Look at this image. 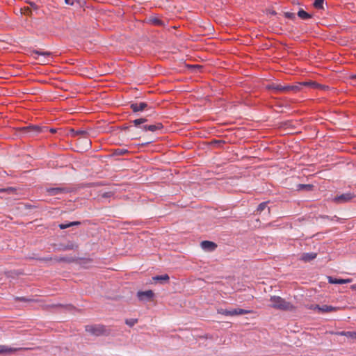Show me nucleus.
<instances>
[{
    "label": "nucleus",
    "instance_id": "39448f33",
    "mask_svg": "<svg viewBox=\"0 0 356 356\" xmlns=\"http://www.w3.org/2000/svg\"><path fill=\"white\" fill-rule=\"evenodd\" d=\"M218 313L224 316H236L250 314L252 313V311L240 308L233 309L231 310L226 309H218Z\"/></svg>",
    "mask_w": 356,
    "mask_h": 356
},
{
    "label": "nucleus",
    "instance_id": "7c9ffc66",
    "mask_svg": "<svg viewBox=\"0 0 356 356\" xmlns=\"http://www.w3.org/2000/svg\"><path fill=\"white\" fill-rule=\"evenodd\" d=\"M225 143L224 140H213L211 141V144L218 147H221Z\"/></svg>",
    "mask_w": 356,
    "mask_h": 356
},
{
    "label": "nucleus",
    "instance_id": "bb28decb",
    "mask_svg": "<svg viewBox=\"0 0 356 356\" xmlns=\"http://www.w3.org/2000/svg\"><path fill=\"white\" fill-rule=\"evenodd\" d=\"M324 0H315L313 6L316 9L323 10V9Z\"/></svg>",
    "mask_w": 356,
    "mask_h": 356
},
{
    "label": "nucleus",
    "instance_id": "f8f14e48",
    "mask_svg": "<svg viewBox=\"0 0 356 356\" xmlns=\"http://www.w3.org/2000/svg\"><path fill=\"white\" fill-rule=\"evenodd\" d=\"M78 248V245H75L72 241H68L67 244L60 243L58 245V250L59 251H66L71 250L74 249Z\"/></svg>",
    "mask_w": 356,
    "mask_h": 356
},
{
    "label": "nucleus",
    "instance_id": "6e6552de",
    "mask_svg": "<svg viewBox=\"0 0 356 356\" xmlns=\"http://www.w3.org/2000/svg\"><path fill=\"white\" fill-rule=\"evenodd\" d=\"M19 131L22 134H35L40 133L42 131V128L37 125H29L21 127Z\"/></svg>",
    "mask_w": 356,
    "mask_h": 356
},
{
    "label": "nucleus",
    "instance_id": "473e14b6",
    "mask_svg": "<svg viewBox=\"0 0 356 356\" xmlns=\"http://www.w3.org/2000/svg\"><path fill=\"white\" fill-rule=\"evenodd\" d=\"M114 195V193L112 192V191H108V192H104L103 193L102 195H101V197L102 198H109L112 196H113Z\"/></svg>",
    "mask_w": 356,
    "mask_h": 356
},
{
    "label": "nucleus",
    "instance_id": "f704fd0d",
    "mask_svg": "<svg viewBox=\"0 0 356 356\" xmlns=\"http://www.w3.org/2000/svg\"><path fill=\"white\" fill-rule=\"evenodd\" d=\"M15 300L21 301V302H31V301H33L32 299H29L25 297H16Z\"/></svg>",
    "mask_w": 356,
    "mask_h": 356
},
{
    "label": "nucleus",
    "instance_id": "dca6fc26",
    "mask_svg": "<svg viewBox=\"0 0 356 356\" xmlns=\"http://www.w3.org/2000/svg\"><path fill=\"white\" fill-rule=\"evenodd\" d=\"M317 257V253L315 252H305L302 253L300 256V259L305 262H309Z\"/></svg>",
    "mask_w": 356,
    "mask_h": 356
},
{
    "label": "nucleus",
    "instance_id": "ddd939ff",
    "mask_svg": "<svg viewBox=\"0 0 356 356\" xmlns=\"http://www.w3.org/2000/svg\"><path fill=\"white\" fill-rule=\"evenodd\" d=\"M299 84H301V87L302 86H310L312 88L320 89V90H323L328 88V86H327L322 85V84H320V83H318L314 82V81L300 83Z\"/></svg>",
    "mask_w": 356,
    "mask_h": 356
},
{
    "label": "nucleus",
    "instance_id": "cd10ccee",
    "mask_svg": "<svg viewBox=\"0 0 356 356\" xmlns=\"http://www.w3.org/2000/svg\"><path fill=\"white\" fill-rule=\"evenodd\" d=\"M129 151L126 149L118 148L114 149L113 154L117 156H122L128 154Z\"/></svg>",
    "mask_w": 356,
    "mask_h": 356
},
{
    "label": "nucleus",
    "instance_id": "a18cd8bd",
    "mask_svg": "<svg viewBox=\"0 0 356 356\" xmlns=\"http://www.w3.org/2000/svg\"><path fill=\"white\" fill-rule=\"evenodd\" d=\"M193 67H197V68H200L201 67L200 65H194Z\"/></svg>",
    "mask_w": 356,
    "mask_h": 356
},
{
    "label": "nucleus",
    "instance_id": "c03bdc74",
    "mask_svg": "<svg viewBox=\"0 0 356 356\" xmlns=\"http://www.w3.org/2000/svg\"><path fill=\"white\" fill-rule=\"evenodd\" d=\"M50 131H51V133H55V132H56V129H51L50 130Z\"/></svg>",
    "mask_w": 356,
    "mask_h": 356
},
{
    "label": "nucleus",
    "instance_id": "f257e3e1",
    "mask_svg": "<svg viewBox=\"0 0 356 356\" xmlns=\"http://www.w3.org/2000/svg\"><path fill=\"white\" fill-rule=\"evenodd\" d=\"M266 88L268 90H272L274 93H286L291 91L296 92L301 89V84L297 85H287V86H282L281 84H278L276 83H271L266 86Z\"/></svg>",
    "mask_w": 356,
    "mask_h": 356
},
{
    "label": "nucleus",
    "instance_id": "aec40b11",
    "mask_svg": "<svg viewBox=\"0 0 356 356\" xmlns=\"http://www.w3.org/2000/svg\"><path fill=\"white\" fill-rule=\"evenodd\" d=\"M314 188V186L312 184H299L296 186L297 191H312Z\"/></svg>",
    "mask_w": 356,
    "mask_h": 356
},
{
    "label": "nucleus",
    "instance_id": "49530a36",
    "mask_svg": "<svg viewBox=\"0 0 356 356\" xmlns=\"http://www.w3.org/2000/svg\"><path fill=\"white\" fill-rule=\"evenodd\" d=\"M268 213H270V208L268 207Z\"/></svg>",
    "mask_w": 356,
    "mask_h": 356
},
{
    "label": "nucleus",
    "instance_id": "72a5a7b5",
    "mask_svg": "<svg viewBox=\"0 0 356 356\" xmlns=\"http://www.w3.org/2000/svg\"><path fill=\"white\" fill-rule=\"evenodd\" d=\"M285 17L290 19H294L296 18V15L293 13L286 12L284 13Z\"/></svg>",
    "mask_w": 356,
    "mask_h": 356
},
{
    "label": "nucleus",
    "instance_id": "a878e982",
    "mask_svg": "<svg viewBox=\"0 0 356 356\" xmlns=\"http://www.w3.org/2000/svg\"><path fill=\"white\" fill-rule=\"evenodd\" d=\"M149 21L152 24L155 26H163L164 25L163 22L157 17H152L149 19Z\"/></svg>",
    "mask_w": 356,
    "mask_h": 356
},
{
    "label": "nucleus",
    "instance_id": "423d86ee",
    "mask_svg": "<svg viewBox=\"0 0 356 356\" xmlns=\"http://www.w3.org/2000/svg\"><path fill=\"white\" fill-rule=\"evenodd\" d=\"M355 197L356 195L354 193H347L335 196L333 200L335 203L342 204L349 202Z\"/></svg>",
    "mask_w": 356,
    "mask_h": 356
},
{
    "label": "nucleus",
    "instance_id": "de8ad7c7",
    "mask_svg": "<svg viewBox=\"0 0 356 356\" xmlns=\"http://www.w3.org/2000/svg\"><path fill=\"white\" fill-rule=\"evenodd\" d=\"M353 78H356V75H355V76H354Z\"/></svg>",
    "mask_w": 356,
    "mask_h": 356
},
{
    "label": "nucleus",
    "instance_id": "c756f323",
    "mask_svg": "<svg viewBox=\"0 0 356 356\" xmlns=\"http://www.w3.org/2000/svg\"><path fill=\"white\" fill-rule=\"evenodd\" d=\"M53 307H63V308H65L67 310H72L73 309H74V307L72 305H61V304H58V305H52Z\"/></svg>",
    "mask_w": 356,
    "mask_h": 356
},
{
    "label": "nucleus",
    "instance_id": "a19ab883",
    "mask_svg": "<svg viewBox=\"0 0 356 356\" xmlns=\"http://www.w3.org/2000/svg\"><path fill=\"white\" fill-rule=\"evenodd\" d=\"M6 188H1L0 193H6Z\"/></svg>",
    "mask_w": 356,
    "mask_h": 356
},
{
    "label": "nucleus",
    "instance_id": "2f4dec72",
    "mask_svg": "<svg viewBox=\"0 0 356 356\" xmlns=\"http://www.w3.org/2000/svg\"><path fill=\"white\" fill-rule=\"evenodd\" d=\"M137 323H138V319H136V318H129V319H126V321H125V323L130 327H133Z\"/></svg>",
    "mask_w": 356,
    "mask_h": 356
},
{
    "label": "nucleus",
    "instance_id": "4be33fe9",
    "mask_svg": "<svg viewBox=\"0 0 356 356\" xmlns=\"http://www.w3.org/2000/svg\"><path fill=\"white\" fill-rule=\"evenodd\" d=\"M54 260L56 262H65V263H71L74 261V259L69 257H54Z\"/></svg>",
    "mask_w": 356,
    "mask_h": 356
},
{
    "label": "nucleus",
    "instance_id": "0eeeda50",
    "mask_svg": "<svg viewBox=\"0 0 356 356\" xmlns=\"http://www.w3.org/2000/svg\"><path fill=\"white\" fill-rule=\"evenodd\" d=\"M47 192L49 195L54 196L60 194L70 193L71 190L67 187H56L47 188Z\"/></svg>",
    "mask_w": 356,
    "mask_h": 356
},
{
    "label": "nucleus",
    "instance_id": "20e7f679",
    "mask_svg": "<svg viewBox=\"0 0 356 356\" xmlns=\"http://www.w3.org/2000/svg\"><path fill=\"white\" fill-rule=\"evenodd\" d=\"M85 330L86 332L97 337L102 335H108L109 334L106 327L103 325H86Z\"/></svg>",
    "mask_w": 356,
    "mask_h": 356
},
{
    "label": "nucleus",
    "instance_id": "393cba45",
    "mask_svg": "<svg viewBox=\"0 0 356 356\" xmlns=\"http://www.w3.org/2000/svg\"><path fill=\"white\" fill-rule=\"evenodd\" d=\"M31 55H38V56H44L45 57H50L51 53L49 51H42L39 50H33L31 52Z\"/></svg>",
    "mask_w": 356,
    "mask_h": 356
},
{
    "label": "nucleus",
    "instance_id": "ea45409f",
    "mask_svg": "<svg viewBox=\"0 0 356 356\" xmlns=\"http://www.w3.org/2000/svg\"><path fill=\"white\" fill-rule=\"evenodd\" d=\"M131 127V126H129V127H123L122 128V130H124V131H127V130H129Z\"/></svg>",
    "mask_w": 356,
    "mask_h": 356
},
{
    "label": "nucleus",
    "instance_id": "412c9836",
    "mask_svg": "<svg viewBox=\"0 0 356 356\" xmlns=\"http://www.w3.org/2000/svg\"><path fill=\"white\" fill-rule=\"evenodd\" d=\"M81 222L80 221H73L70 222L69 223H61L58 225V227L60 229H65L68 227L75 226V225H80Z\"/></svg>",
    "mask_w": 356,
    "mask_h": 356
},
{
    "label": "nucleus",
    "instance_id": "9d476101",
    "mask_svg": "<svg viewBox=\"0 0 356 356\" xmlns=\"http://www.w3.org/2000/svg\"><path fill=\"white\" fill-rule=\"evenodd\" d=\"M148 108V104L145 102H135L130 104V108L134 113L143 111Z\"/></svg>",
    "mask_w": 356,
    "mask_h": 356
},
{
    "label": "nucleus",
    "instance_id": "2eb2a0df",
    "mask_svg": "<svg viewBox=\"0 0 356 356\" xmlns=\"http://www.w3.org/2000/svg\"><path fill=\"white\" fill-rule=\"evenodd\" d=\"M201 247L205 250L213 251L217 248V245L212 241H203L201 243Z\"/></svg>",
    "mask_w": 356,
    "mask_h": 356
},
{
    "label": "nucleus",
    "instance_id": "79ce46f5",
    "mask_svg": "<svg viewBox=\"0 0 356 356\" xmlns=\"http://www.w3.org/2000/svg\"><path fill=\"white\" fill-rule=\"evenodd\" d=\"M353 290L356 291V284H353L350 287Z\"/></svg>",
    "mask_w": 356,
    "mask_h": 356
},
{
    "label": "nucleus",
    "instance_id": "c9c22d12",
    "mask_svg": "<svg viewBox=\"0 0 356 356\" xmlns=\"http://www.w3.org/2000/svg\"><path fill=\"white\" fill-rule=\"evenodd\" d=\"M6 190L8 194H13L16 191V188L13 187H8Z\"/></svg>",
    "mask_w": 356,
    "mask_h": 356
},
{
    "label": "nucleus",
    "instance_id": "1a4fd4ad",
    "mask_svg": "<svg viewBox=\"0 0 356 356\" xmlns=\"http://www.w3.org/2000/svg\"><path fill=\"white\" fill-rule=\"evenodd\" d=\"M137 296L140 300H151L154 296V293L152 290H147L145 291H138Z\"/></svg>",
    "mask_w": 356,
    "mask_h": 356
},
{
    "label": "nucleus",
    "instance_id": "6ab92c4d",
    "mask_svg": "<svg viewBox=\"0 0 356 356\" xmlns=\"http://www.w3.org/2000/svg\"><path fill=\"white\" fill-rule=\"evenodd\" d=\"M153 280L155 281H158L160 283H165L168 282L170 280V277L167 274L161 275H156L155 277H153Z\"/></svg>",
    "mask_w": 356,
    "mask_h": 356
},
{
    "label": "nucleus",
    "instance_id": "f03ea898",
    "mask_svg": "<svg viewBox=\"0 0 356 356\" xmlns=\"http://www.w3.org/2000/svg\"><path fill=\"white\" fill-rule=\"evenodd\" d=\"M270 301L271 304L269 306L276 309L292 311L295 309L294 306L291 302L286 301L280 296H273L270 297Z\"/></svg>",
    "mask_w": 356,
    "mask_h": 356
},
{
    "label": "nucleus",
    "instance_id": "9b49d317",
    "mask_svg": "<svg viewBox=\"0 0 356 356\" xmlns=\"http://www.w3.org/2000/svg\"><path fill=\"white\" fill-rule=\"evenodd\" d=\"M22 349V348H11L5 345H0V355H6L8 354H12Z\"/></svg>",
    "mask_w": 356,
    "mask_h": 356
},
{
    "label": "nucleus",
    "instance_id": "4468645a",
    "mask_svg": "<svg viewBox=\"0 0 356 356\" xmlns=\"http://www.w3.org/2000/svg\"><path fill=\"white\" fill-rule=\"evenodd\" d=\"M315 308L318 309V312L321 313L332 312H336L339 309V308L337 307L326 305H323L322 307H320L319 305H316Z\"/></svg>",
    "mask_w": 356,
    "mask_h": 356
},
{
    "label": "nucleus",
    "instance_id": "f3484780",
    "mask_svg": "<svg viewBox=\"0 0 356 356\" xmlns=\"http://www.w3.org/2000/svg\"><path fill=\"white\" fill-rule=\"evenodd\" d=\"M73 136H81V138L86 140V142H88V144L90 145V141L88 140V133L86 130H77L74 131V129L72 130Z\"/></svg>",
    "mask_w": 356,
    "mask_h": 356
},
{
    "label": "nucleus",
    "instance_id": "5701e85b",
    "mask_svg": "<svg viewBox=\"0 0 356 356\" xmlns=\"http://www.w3.org/2000/svg\"><path fill=\"white\" fill-rule=\"evenodd\" d=\"M297 15L300 18L305 20L312 18V15L309 14L303 9H300Z\"/></svg>",
    "mask_w": 356,
    "mask_h": 356
},
{
    "label": "nucleus",
    "instance_id": "b1692460",
    "mask_svg": "<svg viewBox=\"0 0 356 356\" xmlns=\"http://www.w3.org/2000/svg\"><path fill=\"white\" fill-rule=\"evenodd\" d=\"M339 335L346 336L348 338L356 339V332L342 331L338 333Z\"/></svg>",
    "mask_w": 356,
    "mask_h": 356
},
{
    "label": "nucleus",
    "instance_id": "c85d7f7f",
    "mask_svg": "<svg viewBox=\"0 0 356 356\" xmlns=\"http://www.w3.org/2000/svg\"><path fill=\"white\" fill-rule=\"evenodd\" d=\"M267 204H268L267 202H261V204H259L257 207V209L256 211L257 214L260 213L261 212L264 211L268 207Z\"/></svg>",
    "mask_w": 356,
    "mask_h": 356
},
{
    "label": "nucleus",
    "instance_id": "7ed1b4c3",
    "mask_svg": "<svg viewBox=\"0 0 356 356\" xmlns=\"http://www.w3.org/2000/svg\"><path fill=\"white\" fill-rule=\"evenodd\" d=\"M147 121V119L145 118H140L138 119H136L131 122L135 126V127H140L143 131H152L154 132L159 130H161L163 128V125L161 122H157L154 124H143L145 122Z\"/></svg>",
    "mask_w": 356,
    "mask_h": 356
},
{
    "label": "nucleus",
    "instance_id": "37998d69",
    "mask_svg": "<svg viewBox=\"0 0 356 356\" xmlns=\"http://www.w3.org/2000/svg\"><path fill=\"white\" fill-rule=\"evenodd\" d=\"M26 10H27V15H31V10L29 8H27V9H26Z\"/></svg>",
    "mask_w": 356,
    "mask_h": 356
},
{
    "label": "nucleus",
    "instance_id": "a211bd4d",
    "mask_svg": "<svg viewBox=\"0 0 356 356\" xmlns=\"http://www.w3.org/2000/svg\"><path fill=\"white\" fill-rule=\"evenodd\" d=\"M328 281L331 284H343L350 283L351 282V279H337V278H334L332 277H328Z\"/></svg>",
    "mask_w": 356,
    "mask_h": 356
},
{
    "label": "nucleus",
    "instance_id": "58836bf2",
    "mask_svg": "<svg viewBox=\"0 0 356 356\" xmlns=\"http://www.w3.org/2000/svg\"><path fill=\"white\" fill-rule=\"evenodd\" d=\"M65 2L67 5L72 6V5H74V0H65Z\"/></svg>",
    "mask_w": 356,
    "mask_h": 356
},
{
    "label": "nucleus",
    "instance_id": "e433bc0d",
    "mask_svg": "<svg viewBox=\"0 0 356 356\" xmlns=\"http://www.w3.org/2000/svg\"><path fill=\"white\" fill-rule=\"evenodd\" d=\"M30 4V6L32 9H33L34 10H37L39 9V6L34 2H30L29 3Z\"/></svg>",
    "mask_w": 356,
    "mask_h": 356
},
{
    "label": "nucleus",
    "instance_id": "4c0bfd02",
    "mask_svg": "<svg viewBox=\"0 0 356 356\" xmlns=\"http://www.w3.org/2000/svg\"><path fill=\"white\" fill-rule=\"evenodd\" d=\"M38 260L42 261H49L54 260V258H52V257H42V258L38 259Z\"/></svg>",
    "mask_w": 356,
    "mask_h": 356
}]
</instances>
